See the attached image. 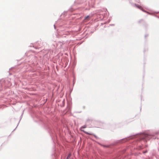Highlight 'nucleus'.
Masks as SVG:
<instances>
[{
    "mask_svg": "<svg viewBox=\"0 0 159 159\" xmlns=\"http://www.w3.org/2000/svg\"><path fill=\"white\" fill-rule=\"evenodd\" d=\"M140 138L141 140H145L146 142H147V140H149L151 139H154L156 138V137L153 135L143 133L141 135Z\"/></svg>",
    "mask_w": 159,
    "mask_h": 159,
    "instance_id": "1",
    "label": "nucleus"
},
{
    "mask_svg": "<svg viewBox=\"0 0 159 159\" xmlns=\"http://www.w3.org/2000/svg\"><path fill=\"white\" fill-rule=\"evenodd\" d=\"M95 0H90L89 1V6L92 7H93L95 4Z\"/></svg>",
    "mask_w": 159,
    "mask_h": 159,
    "instance_id": "2",
    "label": "nucleus"
},
{
    "mask_svg": "<svg viewBox=\"0 0 159 159\" xmlns=\"http://www.w3.org/2000/svg\"><path fill=\"white\" fill-rule=\"evenodd\" d=\"M132 4L134 6L136 7L137 8H139L140 9V6H139V5L136 4Z\"/></svg>",
    "mask_w": 159,
    "mask_h": 159,
    "instance_id": "3",
    "label": "nucleus"
},
{
    "mask_svg": "<svg viewBox=\"0 0 159 159\" xmlns=\"http://www.w3.org/2000/svg\"><path fill=\"white\" fill-rule=\"evenodd\" d=\"M90 18V16L88 15L85 17L84 20H88Z\"/></svg>",
    "mask_w": 159,
    "mask_h": 159,
    "instance_id": "4",
    "label": "nucleus"
},
{
    "mask_svg": "<svg viewBox=\"0 0 159 159\" xmlns=\"http://www.w3.org/2000/svg\"><path fill=\"white\" fill-rule=\"evenodd\" d=\"M86 125H84L82 126L81 127V128L84 129V128H86Z\"/></svg>",
    "mask_w": 159,
    "mask_h": 159,
    "instance_id": "5",
    "label": "nucleus"
},
{
    "mask_svg": "<svg viewBox=\"0 0 159 159\" xmlns=\"http://www.w3.org/2000/svg\"><path fill=\"white\" fill-rule=\"evenodd\" d=\"M81 131H83L84 133H85L86 134H90L89 133H88V132H86L85 131H84V130H81Z\"/></svg>",
    "mask_w": 159,
    "mask_h": 159,
    "instance_id": "6",
    "label": "nucleus"
},
{
    "mask_svg": "<svg viewBox=\"0 0 159 159\" xmlns=\"http://www.w3.org/2000/svg\"><path fill=\"white\" fill-rule=\"evenodd\" d=\"M23 113H24V111H23V112H22V113L21 115V116H20V120H21V119L22 118V115H23Z\"/></svg>",
    "mask_w": 159,
    "mask_h": 159,
    "instance_id": "7",
    "label": "nucleus"
},
{
    "mask_svg": "<svg viewBox=\"0 0 159 159\" xmlns=\"http://www.w3.org/2000/svg\"><path fill=\"white\" fill-rule=\"evenodd\" d=\"M71 154L70 153L68 155V156L67 157L68 158H69L70 157V156H71Z\"/></svg>",
    "mask_w": 159,
    "mask_h": 159,
    "instance_id": "8",
    "label": "nucleus"
},
{
    "mask_svg": "<svg viewBox=\"0 0 159 159\" xmlns=\"http://www.w3.org/2000/svg\"><path fill=\"white\" fill-rule=\"evenodd\" d=\"M147 152H148V151H147V150H146V151H143V153H144V154H145V153H147Z\"/></svg>",
    "mask_w": 159,
    "mask_h": 159,
    "instance_id": "9",
    "label": "nucleus"
},
{
    "mask_svg": "<svg viewBox=\"0 0 159 159\" xmlns=\"http://www.w3.org/2000/svg\"><path fill=\"white\" fill-rule=\"evenodd\" d=\"M34 48H35L36 49H39L40 48H37V47H35Z\"/></svg>",
    "mask_w": 159,
    "mask_h": 159,
    "instance_id": "10",
    "label": "nucleus"
},
{
    "mask_svg": "<svg viewBox=\"0 0 159 159\" xmlns=\"http://www.w3.org/2000/svg\"><path fill=\"white\" fill-rule=\"evenodd\" d=\"M148 36V35L146 34V35H145V36L146 37H147Z\"/></svg>",
    "mask_w": 159,
    "mask_h": 159,
    "instance_id": "11",
    "label": "nucleus"
},
{
    "mask_svg": "<svg viewBox=\"0 0 159 159\" xmlns=\"http://www.w3.org/2000/svg\"><path fill=\"white\" fill-rule=\"evenodd\" d=\"M54 28L55 29H56V27H55V25H54Z\"/></svg>",
    "mask_w": 159,
    "mask_h": 159,
    "instance_id": "12",
    "label": "nucleus"
},
{
    "mask_svg": "<svg viewBox=\"0 0 159 159\" xmlns=\"http://www.w3.org/2000/svg\"><path fill=\"white\" fill-rule=\"evenodd\" d=\"M142 20H141L139 21V23H140L141 21H142Z\"/></svg>",
    "mask_w": 159,
    "mask_h": 159,
    "instance_id": "13",
    "label": "nucleus"
},
{
    "mask_svg": "<svg viewBox=\"0 0 159 159\" xmlns=\"http://www.w3.org/2000/svg\"><path fill=\"white\" fill-rule=\"evenodd\" d=\"M143 11H144V12H147L146 11H144V10H143Z\"/></svg>",
    "mask_w": 159,
    "mask_h": 159,
    "instance_id": "14",
    "label": "nucleus"
},
{
    "mask_svg": "<svg viewBox=\"0 0 159 159\" xmlns=\"http://www.w3.org/2000/svg\"><path fill=\"white\" fill-rule=\"evenodd\" d=\"M95 137L96 138H97V136H95Z\"/></svg>",
    "mask_w": 159,
    "mask_h": 159,
    "instance_id": "15",
    "label": "nucleus"
},
{
    "mask_svg": "<svg viewBox=\"0 0 159 159\" xmlns=\"http://www.w3.org/2000/svg\"><path fill=\"white\" fill-rule=\"evenodd\" d=\"M121 139L120 140H123V139Z\"/></svg>",
    "mask_w": 159,
    "mask_h": 159,
    "instance_id": "16",
    "label": "nucleus"
},
{
    "mask_svg": "<svg viewBox=\"0 0 159 159\" xmlns=\"http://www.w3.org/2000/svg\"><path fill=\"white\" fill-rule=\"evenodd\" d=\"M89 120L88 119L87 120V122Z\"/></svg>",
    "mask_w": 159,
    "mask_h": 159,
    "instance_id": "17",
    "label": "nucleus"
},
{
    "mask_svg": "<svg viewBox=\"0 0 159 159\" xmlns=\"http://www.w3.org/2000/svg\"><path fill=\"white\" fill-rule=\"evenodd\" d=\"M20 121H19V122H20ZM19 123H18V125H19Z\"/></svg>",
    "mask_w": 159,
    "mask_h": 159,
    "instance_id": "18",
    "label": "nucleus"
},
{
    "mask_svg": "<svg viewBox=\"0 0 159 159\" xmlns=\"http://www.w3.org/2000/svg\"><path fill=\"white\" fill-rule=\"evenodd\" d=\"M68 158H68V157H67V158H66V159H69Z\"/></svg>",
    "mask_w": 159,
    "mask_h": 159,
    "instance_id": "19",
    "label": "nucleus"
},
{
    "mask_svg": "<svg viewBox=\"0 0 159 159\" xmlns=\"http://www.w3.org/2000/svg\"><path fill=\"white\" fill-rule=\"evenodd\" d=\"M18 125H17V126H16V127H17V126H18Z\"/></svg>",
    "mask_w": 159,
    "mask_h": 159,
    "instance_id": "20",
    "label": "nucleus"
},
{
    "mask_svg": "<svg viewBox=\"0 0 159 159\" xmlns=\"http://www.w3.org/2000/svg\"><path fill=\"white\" fill-rule=\"evenodd\" d=\"M18 125H17V126H16V127H17V126H18Z\"/></svg>",
    "mask_w": 159,
    "mask_h": 159,
    "instance_id": "21",
    "label": "nucleus"
},
{
    "mask_svg": "<svg viewBox=\"0 0 159 159\" xmlns=\"http://www.w3.org/2000/svg\"><path fill=\"white\" fill-rule=\"evenodd\" d=\"M18 125H17V126H16V127H17V126H18Z\"/></svg>",
    "mask_w": 159,
    "mask_h": 159,
    "instance_id": "22",
    "label": "nucleus"
},
{
    "mask_svg": "<svg viewBox=\"0 0 159 159\" xmlns=\"http://www.w3.org/2000/svg\"><path fill=\"white\" fill-rule=\"evenodd\" d=\"M16 129H14V130H13V131H14Z\"/></svg>",
    "mask_w": 159,
    "mask_h": 159,
    "instance_id": "23",
    "label": "nucleus"
}]
</instances>
